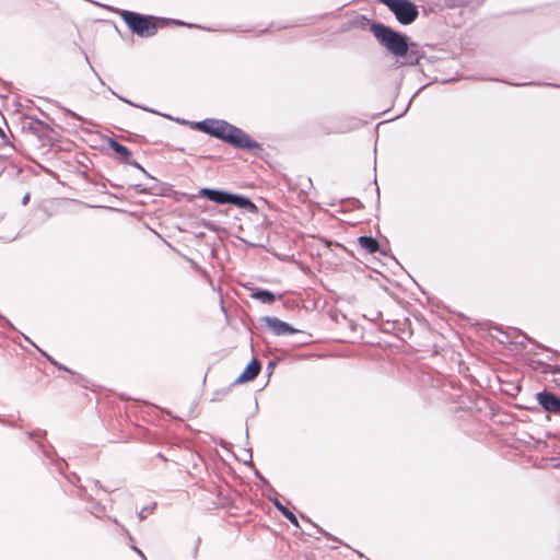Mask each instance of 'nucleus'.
Instances as JSON below:
<instances>
[{"label": "nucleus", "mask_w": 560, "mask_h": 560, "mask_svg": "<svg viewBox=\"0 0 560 560\" xmlns=\"http://www.w3.org/2000/svg\"><path fill=\"white\" fill-rule=\"evenodd\" d=\"M228 205L235 206L240 209H244L253 214L258 213V207L252 201L250 198L242 194L230 191Z\"/></svg>", "instance_id": "nucleus-11"}, {"label": "nucleus", "mask_w": 560, "mask_h": 560, "mask_svg": "<svg viewBox=\"0 0 560 560\" xmlns=\"http://www.w3.org/2000/svg\"><path fill=\"white\" fill-rule=\"evenodd\" d=\"M189 261H190L191 266H192L195 269H197V270H199V269H200V267H199L197 264H195L191 259H190Z\"/></svg>", "instance_id": "nucleus-40"}, {"label": "nucleus", "mask_w": 560, "mask_h": 560, "mask_svg": "<svg viewBox=\"0 0 560 560\" xmlns=\"http://www.w3.org/2000/svg\"><path fill=\"white\" fill-rule=\"evenodd\" d=\"M229 196H230V191H228V190H224L221 188L203 187L198 190L197 195L190 196L189 200L197 198V197H201V198H206L207 200L212 201L217 205L222 206V205H228Z\"/></svg>", "instance_id": "nucleus-7"}, {"label": "nucleus", "mask_w": 560, "mask_h": 560, "mask_svg": "<svg viewBox=\"0 0 560 560\" xmlns=\"http://www.w3.org/2000/svg\"><path fill=\"white\" fill-rule=\"evenodd\" d=\"M489 400L487 398H478L474 406L469 407V412L476 420L485 425V429L489 428L490 412L488 411Z\"/></svg>", "instance_id": "nucleus-9"}, {"label": "nucleus", "mask_w": 560, "mask_h": 560, "mask_svg": "<svg viewBox=\"0 0 560 560\" xmlns=\"http://www.w3.org/2000/svg\"><path fill=\"white\" fill-rule=\"evenodd\" d=\"M156 504L153 503L152 505H149V506H144L139 513H138V517L140 521H143L145 517H147V514L148 513H152L155 509Z\"/></svg>", "instance_id": "nucleus-26"}, {"label": "nucleus", "mask_w": 560, "mask_h": 560, "mask_svg": "<svg viewBox=\"0 0 560 560\" xmlns=\"http://www.w3.org/2000/svg\"><path fill=\"white\" fill-rule=\"evenodd\" d=\"M261 371V363L257 358H252L243 372L234 381V385L250 382L257 377Z\"/></svg>", "instance_id": "nucleus-10"}, {"label": "nucleus", "mask_w": 560, "mask_h": 560, "mask_svg": "<svg viewBox=\"0 0 560 560\" xmlns=\"http://www.w3.org/2000/svg\"><path fill=\"white\" fill-rule=\"evenodd\" d=\"M153 23L156 26V31L159 28H163V27H166V26H170V25L186 26V27H189V28L196 27V28L206 30V27H202V26H200L198 24L186 23V22L180 21V20H175V19H170V18H162V16H155V15H154ZM207 31H213V30L212 28H207Z\"/></svg>", "instance_id": "nucleus-14"}, {"label": "nucleus", "mask_w": 560, "mask_h": 560, "mask_svg": "<svg viewBox=\"0 0 560 560\" xmlns=\"http://www.w3.org/2000/svg\"><path fill=\"white\" fill-rule=\"evenodd\" d=\"M158 457L163 459V460H166V458L164 457V455L162 453H158Z\"/></svg>", "instance_id": "nucleus-44"}, {"label": "nucleus", "mask_w": 560, "mask_h": 560, "mask_svg": "<svg viewBox=\"0 0 560 560\" xmlns=\"http://www.w3.org/2000/svg\"><path fill=\"white\" fill-rule=\"evenodd\" d=\"M23 129L31 131L37 137H43L49 129V126L39 119L30 118L28 122H24Z\"/></svg>", "instance_id": "nucleus-16"}, {"label": "nucleus", "mask_w": 560, "mask_h": 560, "mask_svg": "<svg viewBox=\"0 0 560 560\" xmlns=\"http://www.w3.org/2000/svg\"><path fill=\"white\" fill-rule=\"evenodd\" d=\"M113 522L117 525H119L118 521L116 518H113Z\"/></svg>", "instance_id": "nucleus-46"}, {"label": "nucleus", "mask_w": 560, "mask_h": 560, "mask_svg": "<svg viewBox=\"0 0 560 560\" xmlns=\"http://www.w3.org/2000/svg\"><path fill=\"white\" fill-rule=\"evenodd\" d=\"M277 362L276 361H269L266 366V372L268 375H271L276 369Z\"/></svg>", "instance_id": "nucleus-32"}, {"label": "nucleus", "mask_w": 560, "mask_h": 560, "mask_svg": "<svg viewBox=\"0 0 560 560\" xmlns=\"http://www.w3.org/2000/svg\"><path fill=\"white\" fill-rule=\"evenodd\" d=\"M2 171H3V170H2V168H0V175L2 174Z\"/></svg>", "instance_id": "nucleus-47"}, {"label": "nucleus", "mask_w": 560, "mask_h": 560, "mask_svg": "<svg viewBox=\"0 0 560 560\" xmlns=\"http://www.w3.org/2000/svg\"><path fill=\"white\" fill-rule=\"evenodd\" d=\"M84 59H85V61L88 62V65H89L90 69H91V70H92V72L94 73V75L96 77V79L98 80L100 84H101V85H103V86H105L106 84H105L104 80L101 78V75L98 74V72L94 69V67H93V66H92V63L90 62V59H89V57H88V55H86V54H84Z\"/></svg>", "instance_id": "nucleus-28"}, {"label": "nucleus", "mask_w": 560, "mask_h": 560, "mask_svg": "<svg viewBox=\"0 0 560 560\" xmlns=\"http://www.w3.org/2000/svg\"><path fill=\"white\" fill-rule=\"evenodd\" d=\"M245 438H246V440L248 439V430L247 429H246Z\"/></svg>", "instance_id": "nucleus-45"}, {"label": "nucleus", "mask_w": 560, "mask_h": 560, "mask_svg": "<svg viewBox=\"0 0 560 560\" xmlns=\"http://www.w3.org/2000/svg\"><path fill=\"white\" fill-rule=\"evenodd\" d=\"M75 376V383L81 385L84 388H89L90 382L86 380V377L80 373L73 374Z\"/></svg>", "instance_id": "nucleus-27"}, {"label": "nucleus", "mask_w": 560, "mask_h": 560, "mask_svg": "<svg viewBox=\"0 0 560 560\" xmlns=\"http://www.w3.org/2000/svg\"><path fill=\"white\" fill-rule=\"evenodd\" d=\"M420 382L422 386H428L433 389H442L444 392L445 383L441 375L436 372H427L421 375Z\"/></svg>", "instance_id": "nucleus-15"}, {"label": "nucleus", "mask_w": 560, "mask_h": 560, "mask_svg": "<svg viewBox=\"0 0 560 560\" xmlns=\"http://www.w3.org/2000/svg\"><path fill=\"white\" fill-rule=\"evenodd\" d=\"M4 322H5V325H7V326H9V327H10V328H12V329H15V328L13 327V325L10 323V320L4 319Z\"/></svg>", "instance_id": "nucleus-41"}, {"label": "nucleus", "mask_w": 560, "mask_h": 560, "mask_svg": "<svg viewBox=\"0 0 560 560\" xmlns=\"http://www.w3.org/2000/svg\"><path fill=\"white\" fill-rule=\"evenodd\" d=\"M302 520L308 522L314 528H316V532L326 536L327 538L329 539H332L335 541H337L338 539L336 537H334L332 535H330L329 533H327L326 530H324L322 527H319L318 525H316L315 523H313L308 517H306L305 515H301Z\"/></svg>", "instance_id": "nucleus-22"}, {"label": "nucleus", "mask_w": 560, "mask_h": 560, "mask_svg": "<svg viewBox=\"0 0 560 560\" xmlns=\"http://www.w3.org/2000/svg\"><path fill=\"white\" fill-rule=\"evenodd\" d=\"M243 453H244V455H243V458L241 460H243V463L245 465L254 468L252 448H244Z\"/></svg>", "instance_id": "nucleus-24"}, {"label": "nucleus", "mask_w": 560, "mask_h": 560, "mask_svg": "<svg viewBox=\"0 0 560 560\" xmlns=\"http://www.w3.org/2000/svg\"><path fill=\"white\" fill-rule=\"evenodd\" d=\"M148 178L152 179V180H156L155 177H153L150 173H148L145 170L144 172H142Z\"/></svg>", "instance_id": "nucleus-39"}, {"label": "nucleus", "mask_w": 560, "mask_h": 560, "mask_svg": "<svg viewBox=\"0 0 560 560\" xmlns=\"http://www.w3.org/2000/svg\"><path fill=\"white\" fill-rule=\"evenodd\" d=\"M156 185L142 186L141 184L130 185L129 188L136 190L138 194H154Z\"/></svg>", "instance_id": "nucleus-20"}, {"label": "nucleus", "mask_w": 560, "mask_h": 560, "mask_svg": "<svg viewBox=\"0 0 560 560\" xmlns=\"http://www.w3.org/2000/svg\"><path fill=\"white\" fill-rule=\"evenodd\" d=\"M260 320L266 325V327H268V329L271 330V332L275 336L302 334V335H304L306 337V339H304L302 341V343L306 345V343L310 342V340H308V338L311 337L310 335H306L304 331L294 328L293 326H291L287 322H283V320L279 319L278 317L264 316V317L260 318Z\"/></svg>", "instance_id": "nucleus-6"}, {"label": "nucleus", "mask_w": 560, "mask_h": 560, "mask_svg": "<svg viewBox=\"0 0 560 560\" xmlns=\"http://www.w3.org/2000/svg\"><path fill=\"white\" fill-rule=\"evenodd\" d=\"M370 31L376 40L394 57L395 68L416 66L424 56L416 43H409L408 36L381 22L373 21Z\"/></svg>", "instance_id": "nucleus-2"}, {"label": "nucleus", "mask_w": 560, "mask_h": 560, "mask_svg": "<svg viewBox=\"0 0 560 560\" xmlns=\"http://www.w3.org/2000/svg\"><path fill=\"white\" fill-rule=\"evenodd\" d=\"M463 3V0H444V5L450 9L459 8Z\"/></svg>", "instance_id": "nucleus-29"}, {"label": "nucleus", "mask_w": 560, "mask_h": 560, "mask_svg": "<svg viewBox=\"0 0 560 560\" xmlns=\"http://www.w3.org/2000/svg\"><path fill=\"white\" fill-rule=\"evenodd\" d=\"M373 21H370L365 15H359L355 21H353L352 25L357 27H365L366 25L370 26V24Z\"/></svg>", "instance_id": "nucleus-25"}, {"label": "nucleus", "mask_w": 560, "mask_h": 560, "mask_svg": "<svg viewBox=\"0 0 560 560\" xmlns=\"http://www.w3.org/2000/svg\"><path fill=\"white\" fill-rule=\"evenodd\" d=\"M119 15L127 27L139 37L148 38L156 34V26L153 23L154 15H147L130 10H121Z\"/></svg>", "instance_id": "nucleus-3"}, {"label": "nucleus", "mask_w": 560, "mask_h": 560, "mask_svg": "<svg viewBox=\"0 0 560 560\" xmlns=\"http://www.w3.org/2000/svg\"><path fill=\"white\" fill-rule=\"evenodd\" d=\"M416 95H417V93H415V94L412 95V97L408 101V104H407L406 109H408V107H409V106H410V104H411L412 98H413Z\"/></svg>", "instance_id": "nucleus-42"}, {"label": "nucleus", "mask_w": 560, "mask_h": 560, "mask_svg": "<svg viewBox=\"0 0 560 560\" xmlns=\"http://www.w3.org/2000/svg\"><path fill=\"white\" fill-rule=\"evenodd\" d=\"M358 243L362 249L369 254L380 253L382 256H387V252L381 247L378 240L372 235H362L358 238Z\"/></svg>", "instance_id": "nucleus-12"}, {"label": "nucleus", "mask_w": 560, "mask_h": 560, "mask_svg": "<svg viewBox=\"0 0 560 560\" xmlns=\"http://www.w3.org/2000/svg\"><path fill=\"white\" fill-rule=\"evenodd\" d=\"M388 8L401 25H410L419 16L418 7L411 0H377Z\"/></svg>", "instance_id": "nucleus-5"}, {"label": "nucleus", "mask_w": 560, "mask_h": 560, "mask_svg": "<svg viewBox=\"0 0 560 560\" xmlns=\"http://www.w3.org/2000/svg\"><path fill=\"white\" fill-rule=\"evenodd\" d=\"M67 114H68L70 117L75 118V119H78V120H80V121L83 119L80 115H78L77 113H74V112H72V110H70V109H68V110H67Z\"/></svg>", "instance_id": "nucleus-35"}, {"label": "nucleus", "mask_w": 560, "mask_h": 560, "mask_svg": "<svg viewBox=\"0 0 560 560\" xmlns=\"http://www.w3.org/2000/svg\"><path fill=\"white\" fill-rule=\"evenodd\" d=\"M148 178L152 179V180H156L155 177H153L150 173H148L145 170L144 172H142Z\"/></svg>", "instance_id": "nucleus-38"}, {"label": "nucleus", "mask_w": 560, "mask_h": 560, "mask_svg": "<svg viewBox=\"0 0 560 560\" xmlns=\"http://www.w3.org/2000/svg\"><path fill=\"white\" fill-rule=\"evenodd\" d=\"M0 139L1 144L3 148H7L9 150H13L14 145L11 143L9 136L3 131V129L0 127Z\"/></svg>", "instance_id": "nucleus-23"}, {"label": "nucleus", "mask_w": 560, "mask_h": 560, "mask_svg": "<svg viewBox=\"0 0 560 560\" xmlns=\"http://www.w3.org/2000/svg\"><path fill=\"white\" fill-rule=\"evenodd\" d=\"M266 498L273 504V506L284 516L295 528H300V523L295 514L290 511L279 500V493L273 487H270V493H266Z\"/></svg>", "instance_id": "nucleus-8"}, {"label": "nucleus", "mask_w": 560, "mask_h": 560, "mask_svg": "<svg viewBox=\"0 0 560 560\" xmlns=\"http://www.w3.org/2000/svg\"><path fill=\"white\" fill-rule=\"evenodd\" d=\"M108 91L116 96L118 100L124 103L140 108L144 112H149L155 115H161L158 110L150 108L145 105L133 103L132 101L124 97L122 95L116 93L112 88L107 86ZM163 117L172 119L177 124L188 126L191 129L201 131L209 137L218 139L223 143H226L235 149L247 151L254 155H258L260 151H262L261 144L253 139L247 132H245L242 128L230 124L224 119L219 118H205L202 120L192 121L186 120L184 118H173L170 115L162 114Z\"/></svg>", "instance_id": "nucleus-1"}, {"label": "nucleus", "mask_w": 560, "mask_h": 560, "mask_svg": "<svg viewBox=\"0 0 560 560\" xmlns=\"http://www.w3.org/2000/svg\"><path fill=\"white\" fill-rule=\"evenodd\" d=\"M201 224L210 231H217V225L212 221L201 220Z\"/></svg>", "instance_id": "nucleus-31"}, {"label": "nucleus", "mask_w": 560, "mask_h": 560, "mask_svg": "<svg viewBox=\"0 0 560 560\" xmlns=\"http://www.w3.org/2000/svg\"><path fill=\"white\" fill-rule=\"evenodd\" d=\"M28 201H30V194H28V192H26V194L23 196V198H22V205H23V206H25V205H27V203H28Z\"/></svg>", "instance_id": "nucleus-36"}, {"label": "nucleus", "mask_w": 560, "mask_h": 560, "mask_svg": "<svg viewBox=\"0 0 560 560\" xmlns=\"http://www.w3.org/2000/svg\"><path fill=\"white\" fill-rule=\"evenodd\" d=\"M120 527H121L122 532L127 535L128 539L129 540H133V538H132L131 534L129 533V530L126 527H124L122 525H120Z\"/></svg>", "instance_id": "nucleus-37"}, {"label": "nucleus", "mask_w": 560, "mask_h": 560, "mask_svg": "<svg viewBox=\"0 0 560 560\" xmlns=\"http://www.w3.org/2000/svg\"><path fill=\"white\" fill-rule=\"evenodd\" d=\"M537 400L547 411L560 412V399L553 394L548 392L538 393Z\"/></svg>", "instance_id": "nucleus-13"}, {"label": "nucleus", "mask_w": 560, "mask_h": 560, "mask_svg": "<svg viewBox=\"0 0 560 560\" xmlns=\"http://www.w3.org/2000/svg\"><path fill=\"white\" fill-rule=\"evenodd\" d=\"M125 164H129V165H132L133 167L140 170L141 172H144V168L143 166L136 160L133 159H128V161L125 162Z\"/></svg>", "instance_id": "nucleus-30"}, {"label": "nucleus", "mask_w": 560, "mask_h": 560, "mask_svg": "<svg viewBox=\"0 0 560 560\" xmlns=\"http://www.w3.org/2000/svg\"><path fill=\"white\" fill-rule=\"evenodd\" d=\"M108 148L112 149L116 154L120 156V161L125 163L128 159L131 158V151L119 141L114 138H108L107 140Z\"/></svg>", "instance_id": "nucleus-17"}, {"label": "nucleus", "mask_w": 560, "mask_h": 560, "mask_svg": "<svg viewBox=\"0 0 560 560\" xmlns=\"http://www.w3.org/2000/svg\"><path fill=\"white\" fill-rule=\"evenodd\" d=\"M254 470L255 477L260 481L261 486L265 488L264 494L266 495V493H270V487L272 486L269 483L268 479L255 467Z\"/></svg>", "instance_id": "nucleus-21"}, {"label": "nucleus", "mask_w": 560, "mask_h": 560, "mask_svg": "<svg viewBox=\"0 0 560 560\" xmlns=\"http://www.w3.org/2000/svg\"><path fill=\"white\" fill-rule=\"evenodd\" d=\"M21 336L23 337V339L28 342L32 347H34L38 352L39 350H43L42 348H39L28 336L24 335L21 332Z\"/></svg>", "instance_id": "nucleus-33"}, {"label": "nucleus", "mask_w": 560, "mask_h": 560, "mask_svg": "<svg viewBox=\"0 0 560 560\" xmlns=\"http://www.w3.org/2000/svg\"><path fill=\"white\" fill-rule=\"evenodd\" d=\"M131 549L139 556L141 557L142 560H147L144 553L136 546H132Z\"/></svg>", "instance_id": "nucleus-34"}, {"label": "nucleus", "mask_w": 560, "mask_h": 560, "mask_svg": "<svg viewBox=\"0 0 560 560\" xmlns=\"http://www.w3.org/2000/svg\"><path fill=\"white\" fill-rule=\"evenodd\" d=\"M91 482L92 486L90 488L81 487L79 489L78 495L82 501H85L88 503L86 510L92 515H94L97 518H102L106 514V505L102 502L103 499L98 497L100 492L104 491L106 493H109L113 490L103 488L98 480H92Z\"/></svg>", "instance_id": "nucleus-4"}, {"label": "nucleus", "mask_w": 560, "mask_h": 560, "mask_svg": "<svg viewBox=\"0 0 560 560\" xmlns=\"http://www.w3.org/2000/svg\"><path fill=\"white\" fill-rule=\"evenodd\" d=\"M39 353L50 363L52 364L54 366H56L58 370L60 371H65L67 373H70V374H75V372L71 369H69L68 366H66L65 364L58 362L57 360H55V358H52L50 354H48L45 350H39Z\"/></svg>", "instance_id": "nucleus-19"}, {"label": "nucleus", "mask_w": 560, "mask_h": 560, "mask_svg": "<svg viewBox=\"0 0 560 560\" xmlns=\"http://www.w3.org/2000/svg\"><path fill=\"white\" fill-rule=\"evenodd\" d=\"M198 541H200V539H198ZM197 544H199V542H197ZM197 552H198V545H196V547H195L194 557L197 556Z\"/></svg>", "instance_id": "nucleus-43"}, {"label": "nucleus", "mask_w": 560, "mask_h": 560, "mask_svg": "<svg viewBox=\"0 0 560 560\" xmlns=\"http://www.w3.org/2000/svg\"><path fill=\"white\" fill-rule=\"evenodd\" d=\"M250 298L261 302L262 304H272L277 300V296L272 291L261 288H254L252 290Z\"/></svg>", "instance_id": "nucleus-18"}]
</instances>
